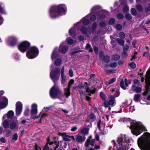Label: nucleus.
Segmentation results:
<instances>
[{
	"mask_svg": "<svg viewBox=\"0 0 150 150\" xmlns=\"http://www.w3.org/2000/svg\"><path fill=\"white\" fill-rule=\"evenodd\" d=\"M117 142L119 145L115 144L114 140L112 141V142L114 144L113 150H128L129 147V145L131 143L133 142L131 139L126 135L121 134L118 137ZM112 147H110L108 150H112Z\"/></svg>",
	"mask_w": 150,
	"mask_h": 150,
	"instance_id": "obj_1",
	"label": "nucleus"
},
{
	"mask_svg": "<svg viewBox=\"0 0 150 150\" xmlns=\"http://www.w3.org/2000/svg\"><path fill=\"white\" fill-rule=\"evenodd\" d=\"M67 11L66 5L64 4H60L52 6L49 11V16L51 18L55 19L65 15Z\"/></svg>",
	"mask_w": 150,
	"mask_h": 150,
	"instance_id": "obj_2",
	"label": "nucleus"
},
{
	"mask_svg": "<svg viewBox=\"0 0 150 150\" xmlns=\"http://www.w3.org/2000/svg\"><path fill=\"white\" fill-rule=\"evenodd\" d=\"M120 122H123L127 124L130 123L131 125L129 126L127 125V127H129L132 133L136 136L140 134L143 131L145 130V127L142 123L136 121H130V120L125 118H121L119 120Z\"/></svg>",
	"mask_w": 150,
	"mask_h": 150,
	"instance_id": "obj_3",
	"label": "nucleus"
},
{
	"mask_svg": "<svg viewBox=\"0 0 150 150\" xmlns=\"http://www.w3.org/2000/svg\"><path fill=\"white\" fill-rule=\"evenodd\" d=\"M137 144L142 150H150V134L145 133L138 139Z\"/></svg>",
	"mask_w": 150,
	"mask_h": 150,
	"instance_id": "obj_4",
	"label": "nucleus"
},
{
	"mask_svg": "<svg viewBox=\"0 0 150 150\" xmlns=\"http://www.w3.org/2000/svg\"><path fill=\"white\" fill-rule=\"evenodd\" d=\"M65 42H62L60 45L59 49L57 48L54 49L51 55V59L52 61L55 59L58 56V52H61L62 54H65L68 50V47L65 45Z\"/></svg>",
	"mask_w": 150,
	"mask_h": 150,
	"instance_id": "obj_5",
	"label": "nucleus"
},
{
	"mask_svg": "<svg viewBox=\"0 0 150 150\" xmlns=\"http://www.w3.org/2000/svg\"><path fill=\"white\" fill-rule=\"evenodd\" d=\"M39 53L38 49L36 47L33 46L30 47L27 51L26 56L29 59H33L37 57Z\"/></svg>",
	"mask_w": 150,
	"mask_h": 150,
	"instance_id": "obj_6",
	"label": "nucleus"
},
{
	"mask_svg": "<svg viewBox=\"0 0 150 150\" xmlns=\"http://www.w3.org/2000/svg\"><path fill=\"white\" fill-rule=\"evenodd\" d=\"M97 26V24L96 23L94 22L92 24L91 30L88 29L85 27H83L81 28L80 31L86 37H88L92 33H93L95 32Z\"/></svg>",
	"mask_w": 150,
	"mask_h": 150,
	"instance_id": "obj_7",
	"label": "nucleus"
},
{
	"mask_svg": "<svg viewBox=\"0 0 150 150\" xmlns=\"http://www.w3.org/2000/svg\"><path fill=\"white\" fill-rule=\"evenodd\" d=\"M60 71V70L59 69L56 68L54 70L52 69L50 72V78L54 83L57 82L59 79Z\"/></svg>",
	"mask_w": 150,
	"mask_h": 150,
	"instance_id": "obj_8",
	"label": "nucleus"
},
{
	"mask_svg": "<svg viewBox=\"0 0 150 150\" xmlns=\"http://www.w3.org/2000/svg\"><path fill=\"white\" fill-rule=\"evenodd\" d=\"M30 43L27 41H24L21 42L18 45V48L22 52L24 53L28 50L30 47Z\"/></svg>",
	"mask_w": 150,
	"mask_h": 150,
	"instance_id": "obj_9",
	"label": "nucleus"
},
{
	"mask_svg": "<svg viewBox=\"0 0 150 150\" xmlns=\"http://www.w3.org/2000/svg\"><path fill=\"white\" fill-rule=\"evenodd\" d=\"M145 82L146 91L143 93L144 96L146 95L149 91L150 92V70H148L146 73Z\"/></svg>",
	"mask_w": 150,
	"mask_h": 150,
	"instance_id": "obj_10",
	"label": "nucleus"
},
{
	"mask_svg": "<svg viewBox=\"0 0 150 150\" xmlns=\"http://www.w3.org/2000/svg\"><path fill=\"white\" fill-rule=\"evenodd\" d=\"M50 93L51 98H55L57 96L60 95L61 91L58 87L54 84L50 89Z\"/></svg>",
	"mask_w": 150,
	"mask_h": 150,
	"instance_id": "obj_11",
	"label": "nucleus"
},
{
	"mask_svg": "<svg viewBox=\"0 0 150 150\" xmlns=\"http://www.w3.org/2000/svg\"><path fill=\"white\" fill-rule=\"evenodd\" d=\"M18 38L16 36H12L8 37L6 40V43L8 45L13 47L16 44Z\"/></svg>",
	"mask_w": 150,
	"mask_h": 150,
	"instance_id": "obj_12",
	"label": "nucleus"
},
{
	"mask_svg": "<svg viewBox=\"0 0 150 150\" xmlns=\"http://www.w3.org/2000/svg\"><path fill=\"white\" fill-rule=\"evenodd\" d=\"M91 14V13H89L86 16L84 17L80 22L77 23L76 24L77 25V26H78V28H80L82 26V23L83 25H88L90 22L89 18Z\"/></svg>",
	"mask_w": 150,
	"mask_h": 150,
	"instance_id": "obj_13",
	"label": "nucleus"
},
{
	"mask_svg": "<svg viewBox=\"0 0 150 150\" xmlns=\"http://www.w3.org/2000/svg\"><path fill=\"white\" fill-rule=\"evenodd\" d=\"M108 101H105L104 102V106L105 107H108L110 105L114 106L115 104V98L113 96H111L109 97Z\"/></svg>",
	"mask_w": 150,
	"mask_h": 150,
	"instance_id": "obj_14",
	"label": "nucleus"
},
{
	"mask_svg": "<svg viewBox=\"0 0 150 150\" xmlns=\"http://www.w3.org/2000/svg\"><path fill=\"white\" fill-rule=\"evenodd\" d=\"M108 14V12L106 10H103L99 11L96 13L97 20H102L104 19L105 15Z\"/></svg>",
	"mask_w": 150,
	"mask_h": 150,
	"instance_id": "obj_15",
	"label": "nucleus"
},
{
	"mask_svg": "<svg viewBox=\"0 0 150 150\" xmlns=\"http://www.w3.org/2000/svg\"><path fill=\"white\" fill-rule=\"evenodd\" d=\"M16 115L17 116H19L21 113L23 109V105L21 102L18 101L16 103Z\"/></svg>",
	"mask_w": 150,
	"mask_h": 150,
	"instance_id": "obj_16",
	"label": "nucleus"
},
{
	"mask_svg": "<svg viewBox=\"0 0 150 150\" xmlns=\"http://www.w3.org/2000/svg\"><path fill=\"white\" fill-rule=\"evenodd\" d=\"M59 135L62 137L64 140L66 141L70 142V139H72L74 141L75 140V139L73 136H70L67 135L65 133H59Z\"/></svg>",
	"mask_w": 150,
	"mask_h": 150,
	"instance_id": "obj_17",
	"label": "nucleus"
},
{
	"mask_svg": "<svg viewBox=\"0 0 150 150\" xmlns=\"http://www.w3.org/2000/svg\"><path fill=\"white\" fill-rule=\"evenodd\" d=\"M74 82V80L71 79L69 83L68 88H65L64 89V95L67 97H68L70 95V88Z\"/></svg>",
	"mask_w": 150,
	"mask_h": 150,
	"instance_id": "obj_18",
	"label": "nucleus"
},
{
	"mask_svg": "<svg viewBox=\"0 0 150 150\" xmlns=\"http://www.w3.org/2000/svg\"><path fill=\"white\" fill-rule=\"evenodd\" d=\"M8 100L7 98L5 96L2 97L1 98L0 102V108L3 109L6 107L8 104Z\"/></svg>",
	"mask_w": 150,
	"mask_h": 150,
	"instance_id": "obj_19",
	"label": "nucleus"
},
{
	"mask_svg": "<svg viewBox=\"0 0 150 150\" xmlns=\"http://www.w3.org/2000/svg\"><path fill=\"white\" fill-rule=\"evenodd\" d=\"M91 138L92 137L91 136H90L85 143L86 149V150L87 149V148L89 146V145L92 146H93L94 145L95 142V139H92L91 140Z\"/></svg>",
	"mask_w": 150,
	"mask_h": 150,
	"instance_id": "obj_20",
	"label": "nucleus"
},
{
	"mask_svg": "<svg viewBox=\"0 0 150 150\" xmlns=\"http://www.w3.org/2000/svg\"><path fill=\"white\" fill-rule=\"evenodd\" d=\"M18 122L17 121L15 122L14 121H12L10 122L9 128L12 130L18 129Z\"/></svg>",
	"mask_w": 150,
	"mask_h": 150,
	"instance_id": "obj_21",
	"label": "nucleus"
},
{
	"mask_svg": "<svg viewBox=\"0 0 150 150\" xmlns=\"http://www.w3.org/2000/svg\"><path fill=\"white\" fill-rule=\"evenodd\" d=\"M76 28H78V26H77V25L76 24H75L74 27L70 29L69 30V35L71 36L74 37L75 36L76 34Z\"/></svg>",
	"mask_w": 150,
	"mask_h": 150,
	"instance_id": "obj_22",
	"label": "nucleus"
},
{
	"mask_svg": "<svg viewBox=\"0 0 150 150\" xmlns=\"http://www.w3.org/2000/svg\"><path fill=\"white\" fill-rule=\"evenodd\" d=\"M14 112L12 110H10L8 111L7 114H5L2 117V120H3L6 118V116H7V118H11L14 116Z\"/></svg>",
	"mask_w": 150,
	"mask_h": 150,
	"instance_id": "obj_23",
	"label": "nucleus"
},
{
	"mask_svg": "<svg viewBox=\"0 0 150 150\" xmlns=\"http://www.w3.org/2000/svg\"><path fill=\"white\" fill-rule=\"evenodd\" d=\"M38 106L35 103L33 104L31 106V114L32 115H34L37 114L38 113Z\"/></svg>",
	"mask_w": 150,
	"mask_h": 150,
	"instance_id": "obj_24",
	"label": "nucleus"
},
{
	"mask_svg": "<svg viewBox=\"0 0 150 150\" xmlns=\"http://www.w3.org/2000/svg\"><path fill=\"white\" fill-rule=\"evenodd\" d=\"M49 141H48L46 144L43 148V150H48V144H49ZM33 150H41L40 148L37 144H35L34 146L33 147Z\"/></svg>",
	"mask_w": 150,
	"mask_h": 150,
	"instance_id": "obj_25",
	"label": "nucleus"
},
{
	"mask_svg": "<svg viewBox=\"0 0 150 150\" xmlns=\"http://www.w3.org/2000/svg\"><path fill=\"white\" fill-rule=\"evenodd\" d=\"M2 120V125L5 129H7L9 128L10 122L8 119H4Z\"/></svg>",
	"mask_w": 150,
	"mask_h": 150,
	"instance_id": "obj_26",
	"label": "nucleus"
},
{
	"mask_svg": "<svg viewBox=\"0 0 150 150\" xmlns=\"http://www.w3.org/2000/svg\"><path fill=\"white\" fill-rule=\"evenodd\" d=\"M120 86L123 89L125 90L126 89L125 87L128 86L127 83V79H125L124 80V81L122 80L120 83Z\"/></svg>",
	"mask_w": 150,
	"mask_h": 150,
	"instance_id": "obj_27",
	"label": "nucleus"
},
{
	"mask_svg": "<svg viewBox=\"0 0 150 150\" xmlns=\"http://www.w3.org/2000/svg\"><path fill=\"white\" fill-rule=\"evenodd\" d=\"M102 9V7L100 5H97L93 7L91 9V13H90L91 14L92 13H94Z\"/></svg>",
	"mask_w": 150,
	"mask_h": 150,
	"instance_id": "obj_28",
	"label": "nucleus"
},
{
	"mask_svg": "<svg viewBox=\"0 0 150 150\" xmlns=\"http://www.w3.org/2000/svg\"><path fill=\"white\" fill-rule=\"evenodd\" d=\"M86 139V137L85 136L83 137L79 135H77L76 136V141L80 143H82Z\"/></svg>",
	"mask_w": 150,
	"mask_h": 150,
	"instance_id": "obj_29",
	"label": "nucleus"
},
{
	"mask_svg": "<svg viewBox=\"0 0 150 150\" xmlns=\"http://www.w3.org/2000/svg\"><path fill=\"white\" fill-rule=\"evenodd\" d=\"M50 143V145H52L54 148V150H56V149L58 148L59 146V142L55 141L54 142H51Z\"/></svg>",
	"mask_w": 150,
	"mask_h": 150,
	"instance_id": "obj_30",
	"label": "nucleus"
},
{
	"mask_svg": "<svg viewBox=\"0 0 150 150\" xmlns=\"http://www.w3.org/2000/svg\"><path fill=\"white\" fill-rule=\"evenodd\" d=\"M66 41L67 43L69 45H74L77 42V41L76 40H74L68 37L67 38Z\"/></svg>",
	"mask_w": 150,
	"mask_h": 150,
	"instance_id": "obj_31",
	"label": "nucleus"
},
{
	"mask_svg": "<svg viewBox=\"0 0 150 150\" xmlns=\"http://www.w3.org/2000/svg\"><path fill=\"white\" fill-rule=\"evenodd\" d=\"M85 86L86 87V92L88 93V94L90 96H91V94H93L95 92L94 90H91L90 89L88 88L87 85L88 83L87 82H85Z\"/></svg>",
	"mask_w": 150,
	"mask_h": 150,
	"instance_id": "obj_32",
	"label": "nucleus"
},
{
	"mask_svg": "<svg viewBox=\"0 0 150 150\" xmlns=\"http://www.w3.org/2000/svg\"><path fill=\"white\" fill-rule=\"evenodd\" d=\"M13 57L16 61H19L20 59V54L17 52H15L13 54Z\"/></svg>",
	"mask_w": 150,
	"mask_h": 150,
	"instance_id": "obj_33",
	"label": "nucleus"
},
{
	"mask_svg": "<svg viewBox=\"0 0 150 150\" xmlns=\"http://www.w3.org/2000/svg\"><path fill=\"white\" fill-rule=\"evenodd\" d=\"M3 4V3L2 2H0V13L1 14L6 15L7 14L6 11L1 6Z\"/></svg>",
	"mask_w": 150,
	"mask_h": 150,
	"instance_id": "obj_34",
	"label": "nucleus"
},
{
	"mask_svg": "<svg viewBox=\"0 0 150 150\" xmlns=\"http://www.w3.org/2000/svg\"><path fill=\"white\" fill-rule=\"evenodd\" d=\"M115 78H112L110 79L108 81H106L105 82V84L107 86H108L110 84H112L114 83L116 81Z\"/></svg>",
	"mask_w": 150,
	"mask_h": 150,
	"instance_id": "obj_35",
	"label": "nucleus"
},
{
	"mask_svg": "<svg viewBox=\"0 0 150 150\" xmlns=\"http://www.w3.org/2000/svg\"><path fill=\"white\" fill-rule=\"evenodd\" d=\"M132 89L134 91H135L136 92H140L142 91V89L140 87L134 86V85H133L132 87Z\"/></svg>",
	"mask_w": 150,
	"mask_h": 150,
	"instance_id": "obj_36",
	"label": "nucleus"
},
{
	"mask_svg": "<svg viewBox=\"0 0 150 150\" xmlns=\"http://www.w3.org/2000/svg\"><path fill=\"white\" fill-rule=\"evenodd\" d=\"M116 91L115 93L114 94V97H117L119 96L120 95L119 89L118 88H116L112 90V92L113 93L114 91Z\"/></svg>",
	"mask_w": 150,
	"mask_h": 150,
	"instance_id": "obj_37",
	"label": "nucleus"
},
{
	"mask_svg": "<svg viewBox=\"0 0 150 150\" xmlns=\"http://www.w3.org/2000/svg\"><path fill=\"white\" fill-rule=\"evenodd\" d=\"M62 62V60L58 58L54 62V64L57 66H59L61 64Z\"/></svg>",
	"mask_w": 150,
	"mask_h": 150,
	"instance_id": "obj_38",
	"label": "nucleus"
},
{
	"mask_svg": "<svg viewBox=\"0 0 150 150\" xmlns=\"http://www.w3.org/2000/svg\"><path fill=\"white\" fill-rule=\"evenodd\" d=\"M116 41L120 45L122 46L124 45L125 41L124 40L118 38L116 39Z\"/></svg>",
	"mask_w": 150,
	"mask_h": 150,
	"instance_id": "obj_39",
	"label": "nucleus"
},
{
	"mask_svg": "<svg viewBox=\"0 0 150 150\" xmlns=\"http://www.w3.org/2000/svg\"><path fill=\"white\" fill-rule=\"evenodd\" d=\"M89 129L87 128H85L81 130V133L84 135H87L88 134Z\"/></svg>",
	"mask_w": 150,
	"mask_h": 150,
	"instance_id": "obj_40",
	"label": "nucleus"
},
{
	"mask_svg": "<svg viewBox=\"0 0 150 150\" xmlns=\"http://www.w3.org/2000/svg\"><path fill=\"white\" fill-rule=\"evenodd\" d=\"M141 95L139 94H135L134 96V100L136 102H138L139 100Z\"/></svg>",
	"mask_w": 150,
	"mask_h": 150,
	"instance_id": "obj_41",
	"label": "nucleus"
},
{
	"mask_svg": "<svg viewBox=\"0 0 150 150\" xmlns=\"http://www.w3.org/2000/svg\"><path fill=\"white\" fill-rule=\"evenodd\" d=\"M91 21H94L96 19V16L94 14L90 15V17Z\"/></svg>",
	"mask_w": 150,
	"mask_h": 150,
	"instance_id": "obj_42",
	"label": "nucleus"
},
{
	"mask_svg": "<svg viewBox=\"0 0 150 150\" xmlns=\"http://www.w3.org/2000/svg\"><path fill=\"white\" fill-rule=\"evenodd\" d=\"M103 60L106 63H108L109 62L110 60V57L108 56H105L104 57Z\"/></svg>",
	"mask_w": 150,
	"mask_h": 150,
	"instance_id": "obj_43",
	"label": "nucleus"
},
{
	"mask_svg": "<svg viewBox=\"0 0 150 150\" xmlns=\"http://www.w3.org/2000/svg\"><path fill=\"white\" fill-rule=\"evenodd\" d=\"M86 48L87 50H88V51L90 52H92L93 51V50L91 45L88 44H87L86 47Z\"/></svg>",
	"mask_w": 150,
	"mask_h": 150,
	"instance_id": "obj_44",
	"label": "nucleus"
},
{
	"mask_svg": "<svg viewBox=\"0 0 150 150\" xmlns=\"http://www.w3.org/2000/svg\"><path fill=\"white\" fill-rule=\"evenodd\" d=\"M120 58V56L118 54L113 55L112 57V59L114 60H117Z\"/></svg>",
	"mask_w": 150,
	"mask_h": 150,
	"instance_id": "obj_45",
	"label": "nucleus"
},
{
	"mask_svg": "<svg viewBox=\"0 0 150 150\" xmlns=\"http://www.w3.org/2000/svg\"><path fill=\"white\" fill-rule=\"evenodd\" d=\"M136 8L139 11H143V8L142 6L140 4L136 5Z\"/></svg>",
	"mask_w": 150,
	"mask_h": 150,
	"instance_id": "obj_46",
	"label": "nucleus"
},
{
	"mask_svg": "<svg viewBox=\"0 0 150 150\" xmlns=\"http://www.w3.org/2000/svg\"><path fill=\"white\" fill-rule=\"evenodd\" d=\"M125 34L123 32H121L119 33V36L121 39H124L125 37Z\"/></svg>",
	"mask_w": 150,
	"mask_h": 150,
	"instance_id": "obj_47",
	"label": "nucleus"
},
{
	"mask_svg": "<svg viewBox=\"0 0 150 150\" xmlns=\"http://www.w3.org/2000/svg\"><path fill=\"white\" fill-rule=\"evenodd\" d=\"M129 11V6L127 5H126L124 7L123 11L124 12H128Z\"/></svg>",
	"mask_w": 150,
	"mask_h": 150,
	"instance_id": "obj_48",
	"label": "nucleus"
},
{
	"mask_svg": "<svg viewBox=\"0 0 150 150\" xmlns=\"http://www.w3.org/2000/svg\"><path fill=\"white\" fill-rule=\"evenodd\" d=\"M131 13L133 16H135L137 13L136 9L134 8H132L131 10Z\"/></svg>",
	"mask_w": 150,
	"mask_h": 150,
	"instance_id": "obj_49",
	"label": "nucleus"
},
{
	"mask_svg": "<svg viewBox=\"0 0 150 150\" xmlns=\"http://www.w3.org/2000/svg\"><path fill=\"white\" fill-rule=\"evenodd\" d=\"M61 78L62 79V84L64 83L66 81V77L64 75H61Z\"/></svg>",
	"mask_w": 150,
	"mask_h": 150,
	"instance_id": "obj_50",
	"label": "nucleus"
},
{
	"mask_svg": "<svg viewBox=\"0 0 150 150\" xmlns=\"http://www.w3.org/2000/svg\"><path fill=\"white\" fill-rule=\"evenodd\" d=\"M115 22V20L113 18L110 19L108 23L110 25H112Z\"/></svg>",
	"mask_w": 150,
	"mask_h": 150,
	"instance_id": "obj_51",
	"label": "nucleus"
},
{
	"mask_svg": "<svg viewBox=\"0 0 150 150\" xmlns=\"http://www.w3.org/2000/svg\"><path fill=\"white\" fill-rule=\"evenodd\" d=\"M104 56L103 53V52L100 51L99 52V57L100 60L103 59L104 58Z\"/></svg>",
	"mask_w": 150,
	"mask_h": 150,
	"instance_id": "obj_52",
	"label": "nucleus"
},
{
	"mask_svg": "<svg viewBox=\"0 0 150 150\" xmlns=\"http://www.w3.org/2000/svg\"><path fill=\"white\" fill-rule=\"evenodd\" d=\"M122 28V25L120 24H117L116 25V28L118 30H120Z\"/></svg>",
	"mask_w": 150,
	"mask_h": 150,
	"instance_id": "obj_53",
	"label": "nucleus"
},
{
	"mask_svg": "<svg viewBox=\"0 0 150 150\" xmlns=\"http://www.w3.org/2000/svg\"><path fill=\"white\" fill-rule=\"evenodd\" d=\"M100 95L102 99L103 100H105L106 99L105 95V94L101 92L100 93Z\"/></svg>",
	"mask_w": 150,
	"mask_h": 150,
	"instance_id": "obj_54",
	"label": "nucleus"
},
{
	"mask_svg": "<svg viewBox=\"0 0 150 150\" xmlns=\"http://www.w3.org/2000/svg\"><path fill=\"white\" fill-rule=\"evenodd\" d=\"M129 47L128 45L126 44L125 45L124 47L123 50L127 51V52H129V51L128 50Z\"/></svg>",
	"mask_w": 150,
	"mask_h": 150,
	"instance_id": "obj_55",
	"label": "nucleus"
},
{
	"mask_svg": "<svg viewBox=\"0 0 150 150\" xmlns=\"http://www.w3.org/2000/svg\"><path fill=\"white\" fill-rule=\"evenodd\" d=\"M117 64L116 62L112 63L110 64V66L112 68H115L117 66Z\"/></svg>",
	"mask_w": 150,
	"mask_h": 150,
	"instance_id": "obj_56",
	"label": "nucleus"
},
{
	"mask_svg": "<svg viewBox=\"0 0 150 150\" xmlns=\"http://www.w3.org/2000/svg\"><path fill=\"white\" fill-rule=\"evenodd\" d=\"M124 17V15L122 13H118L117 15V18L118 19H122Z\"/></svg>",
	"mask_w": 150,
	"mask_h": 150,
	"instance_id": "obj_57",
	"label": "nucleus"
},
{
	"mask_svg": "<svg viewBox=\"0 0 150 150\" xmlns=\"http://www.w3.org/2000/svg\"><path fill=\"white\" fill-rule=\"evenodd\" d=\"M129 66L132 69H134L136 67V65L134 62H132L129 64Z\"/></svg>",
	"mask_w": 150,
	"mask_h": 150,
	"instance_id": "obj_58",
	"label": "nucleus"
},
{
	"mask_svg": "<svg viewBox=\"0 0 150 150\" xmlns=\"http://www.w3.org/2000/svg\"><path fill=\"white\" fill-rule=\"evenodd\" d=\"M139 84V81L137 79H134L133 81V85H134V86H136L138 85Z\"/></svg>",
	"mask_w": 150,
	"mask_h": 150,
	"instance_id": "obj_59",
	"label": "nucleus"
},
{
	"mask_svg": "<svg viewBox=\"0 0 150 150\" xmlns=\"http://www.w3.org/2000/svg\"><path fill=\"white\" fill-rule=\"evenodd\" d=\"M29 109L28 108L26 109L24 112V115L25 116H28L29 113Z\"/></svg>",
	"mask_w": 150,
	"mask_h": 150,
	"instance_id": "obj_60",
	"label": "nucleus"
},
{
	"mask_svg": "<svg viewBox=\"0 0 150 150\" xmlns=\"http://www.w3.org/2000/svg\"><path fill=\"white\" fill-rule=\"evenodd\" d=\"M126 18L127 20H130L132 18V16L130 14H127L125 15Z\"/></svg>",
	"mask_w": 150,
	"mask_h": 150,
	"instance_id": "obj_61",
	"label": "nucleus"
},
{
	"mask_svg": "<svg viewBox=\"0 0 150 150\" xmlns=\"http://www.w3.org/2000/svg\"><path fill=\"white\" fill-rule=\"evenodd\" d=\"M99 25L101 27H104L106 26V23L104 21H101L99 23Z\"/></svg>",
	"mask_w": 150,
	"mask_h": 150,
	"instance_id": "obj_62",
	"label": "nucleus"
},
{
	"mask_svg": "<svg viewBox=\"0 0 150 150\" xmlns=\"http://www.w3.org/2000/svg\"><path fill=\"white\" fill-rule=\"evenodd\" d=\"M18 137V135L17 133L15 134L13 137L12 139L15 141H16Z\"/></svg>",
	"mask_w": 150,
	"mask_h": 150,
	"instance_id": "obj_63",
	"label": "nucleus"
},
{
	"mask_svg": "<svg viewBox=\"0 0 150 150\" xmlns=\"http://www.w3.org/2000/svg\"><path fill=\"white\" fill-rule=\"evenodd\" d=\"M146 12H148L150 11V4H149L148 7H146L145 9Z\"/></svg>",
	"mask_w": 150,
	"mask_h": 150,
	"instance_id": "obj_64",
	"label": "nucleus"
}]
</instances>
